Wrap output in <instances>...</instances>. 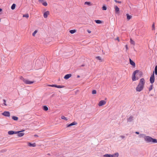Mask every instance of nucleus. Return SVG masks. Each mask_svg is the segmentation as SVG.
Instances as JSON below:
<instances>
[{
  "mask_svg": "<svg viewBox=\"0 0 157 157\" xmlns=\"http://www.w3.org/2000/svg\"><path fill=\"white\" fill-rule=\"evenodd\" d=\"M145 84V80L144 78L140 79L139 82L136 88V91L137 92H140L142 91L144 87Z\"/></svg>",
  "mask_w": 157,
  "mask_h": 157,
  "instance_id": "obj_1",
  "label": "nucleus"
},
{
  "mask_svg": "<svg viewBox=\"0 0 157 157\" xmlns=\"http://www.w3.org/2000/svg\"><path fill=\"white\" fill-rule=\"evenodd\" d=\"M145 140L147 143H157V140L154 139L153 138H144Z\"/></svg>",
  "mask_w": 157,
  "mask_h": 157,
  "instance_id": "obj_2",
  "label": "nucleus"
},
{
  "mask_svg": "<svg viewBox=\"0 0 157 157\" xmlns=\"http://www.w3.org/2000/svg\"><path fill=\"white\" fill-rule=\"evenodd\" d=\"M139 72V70H136L134 71L133 72L132 76V80L133 81H135L139 79V78L138 77H136V74L138 73Z\"/></svg>",
  "mask_w": 157,
  "mask_h": 157,
  "instance_id": "obj_3",
  "label": "nucleus"
},
{
  "mask_svg": "<svg viewBox=\"0 0 157 157\" xmlns=\"http://www.w3.org/2000/svg\"><path fill=\"white\" fill-rule=\"evenodd\" d=\"M22 79L23 82L27 84H31L34 82V81H30L28 79L24 78H22Z\"/></svg>",
  "mask_w": 157,
  "mask_h": 157,
  "instance_id": "obj_4",
  "label": "nucleus"
},
{
  "mask_svg": "<svg viewBox=\"0 0 157 157\" xmlns=\"http://www.w3.org/2000/svg\"><path fill=\"white\" fill-rule=\"evenodd\" d=\"M24 131H25V130H22L21 131H16V134H17V136H22L25 134V133L23 132Z\"/></svg>",
  "mask_w": 157,
  "mask_h": 157,
  "instance_id": "obj_5",
  "label": "nucleus"
},
{
  "mask_svg": "<svg viewBox=\"0 0 157 157\" xmlns=\"http://www.w3.org/2000/svg\"><path fill=\"white\" fill-rule=\"evenodd\" d=\"M155 79V78L154 74V72H153V74L151 75V77H150V83L151 84L153 83L154 82Z\"/></svg>",
  "mask_w": 157,
  "mask_h": 157,
  "instance_id": "obj_6",
  "label": "nucleus"
},
{
  "mask_svg": "<svg viewBox=\"0 0 157 157\" xmlns=\"http://www.w3.org/2000/svg\"><path fill=\"white\" fill-rule=\"evenodd\" d=\"M38 1L41 3L45 6H46L48 5L47 2L44 0H38Z\"/></svg>",
  "mask_w": 157,
  "mask_h": 157,
  "instance_id": "obj_7",
  "label": "nucleus"
},
{
  "mask_svg": "<svg viewBox=\"0 0 157 157\" xmlns=\"http://www.w3.org/2000/svg\"><path fill=\"white\" fill-rule=\"evenodd\" d=\"M2 115L6 117H9L10 116V113L9 111H5L2 113Z\"/></svg>",
  "mask_w": 157,
  "mask_h": 157,
  "instance_id": "obj_8",
  "label": "nucleus"
},
{
  "mask_svg": "<svg viewBox=\"0 0 157 157\" xmlns=\"http://www.w3.org/2000/svg\"><path fill=\"white\" fill-rule=\"evenodd\" d=\"M106 102L104 100H101L98 103L99 106H102L106 104Z\"/></svg>",
  "mask_w": 157,
  "mask_h": 157,
  "instance_id": "obj_9",
  "label": "nucleus"
},
{
  "mask_svg": "<svg viewBox=\"0 0 157 157\" xmlns=\"http://www.w3.org/2000/svg\"><path fill=\"white\" fill-rule=\"evenodd\" d=\"M76 124H77V123L75 121H74L70 124H67V127H69L71 126L76 125Z\"/></svg>",
  "mask_w": 157,
  "mask_h": 157,
  "instance_id": "obj_10",
  "label": "nucleus"
},
{
  "mask_svg": "<svg viewBox=\"0 0 157 157\" xmlns=\"http://www.w3.org/2000/svg\"><path fill=\"white\" fill-rule=\"evenodd\" d=\"M71 74H67L65 75V76L64 77V78L65 79L67 80V79H69L70 77H71Z\"/></svg>",
  "mask_w": 157,
  "mask_h": 157,
  "instance_id": "obj_11",
  "label": "nucleus"
},
{
  "mask_svg": "<svg viewBox=\"0 0 157 157\" xmlns=\"http://www.w3.org/2000/svg\"><path fill=\"white\" fill-rule=\"evenodd\" d=\"M133 117L131 116H130V117L128 118H127V122H132L133 119Z\"/></svg>",
  "mask_w": 157,
  "mask_h": 157,
  "instance_id": "obj_12",
  "label": "nucleus"
},
{
  "mask_svg": "<svg viewBox=\"0 0 157 157\" xmlns=\"http://www.w3.org/2000/svg\"><path fill=\"white\" fill-rule=\"evenodd\" d=\"M129 61L130 64L132 65L134 67H135L136 66L135 63L130 58H129Z\"/></svg>",
  "mask_w": 157,
  "mask_h": 157,
  "instance_id": "obj_13",
  "label": "nucleus"
},
{
  "mask_svg": "<svg viewBox=\"0 0 157 157\" xmlns=\"http://www.w3.org/2000/svg\"><path fill=\"white\" fill-rule=\"evenodd\" d=\"M49 14V11H46L44 13V18H46L48 17V15Z\"/></svg>",
  "mask_w": 157,
  "mask_h": 157,
  "instance_id": "obj_14",
  "label": "nucleus"
},
{
  "mask_svg": "<svg viewBox=\"0 0 157 157\" xmlns=\"http://www.w3.org/2000/svg\"><path fill=\"white\" fill-rule=\"evenodd\" d=\"M16 131H10L8 132V134L10 135H13L14 134H16Z\"/></svg>",
  "mask_w": 157,
  "mask_h": 157,
  "instance_id": "obj_15",
  "label": "nucleus"
},
{
  "mask_svg": "<svg viewBox=\"0 0 157 157\" xmlns=\"http://www.w3.org/2000/svg\"><path fill=\"white\" fill-rule=\"evenodd\" d=\"M28 146L29 147H35L36 146V144L35 143H28Z\"/></svg>",
  "mask_w": 157,
  "mask_h": 157,
  "instance_id": "obj_16",
  "label": "nucleus"
},
{
  "mask_svg": "<svg viewBox=\"0 0 157 157\" xmlns=\"http://www.w3.org/2000/svg\"><path fill=\"white\" fill-rule=\"evenodd\" d=\"M115 12L116 13H118L119 11V8L117 6H115Z\"/></svg>",
  "mask_w": 157,
  "mask_h": 157,
  "instance_id": "obj_17",
  "label": "nucleus"
},
{
  "mask_svg": "<svg viewBox=\"0 0 157 157\" xmlns=\"http://www.w3.org/2000/svg\"><path fill=\"white\" fill-rule=\"evenodd\" d=\"M140 137H151L148 136H146V135L144 134H141L139 135Z\"/></svg>",
  "mask_w": 157,
  "mask_h": 157,
  "instance_id": "obj_18",
  "label": "nucleus"
},
{
  "mask_svg": "<svg viewBox=\"0 0 157 157\" xmlns=\"http://www.w3.org/2000/svg\"><path fill=\"white\" fill-rule=\"evenodd\" d=\"M95 58L100 61V62H102L103 61V59H102L101 57L99 56H98L95 57Z\"/></svg>",
  "mask_w": 157,
  "mask_h": 157,
  "instance_id": "obj_19",
  "label": "nucleus"
},
{
  "mask_svg": "<svg viewBox=\"0 0 157 157\" xmlns=\"http://www.w3.org/2000/svg\"><path fill=\"white\" fill-rule=\"evenodd\" d=\"M119 154L118 153H116L115 154L111 155V157H118Z\"/></svg>",
  "mask_w": 157,
  "mask_h": 157,
  "instance_id": "obj_20",
  "label": "nucleus"
},
{
  "mask_svg": "<svg viewBox=\"0 0 157 157\" xmlns=\"http://www.w3.org/2000/svg\"><path fill=\"white\" fill-rule=\"evenodd\" d=\"M85 5H87L89 6H91L92 5L90 2H86L84 3Z\"/></svg>",
  "mask_w": 157,
  "mask_h": 157,
  "instance_id": "obj_21",
  "label": "nucleus"
},
{
  "mask_svg": "<svg viewBox=\"0 0 157 157\" xmlns=\"http://www.w3.org/2000/svg\"><path fill=\"white\" fill-rule=\"evenodd\" d=\"M12 118L14 120L16 121H17L18 119V118L17 117L15 116H13L12 117Z\"/></svg>",
  "mask_w": 157,
  "mask_h": 157,
  "instance_id": "obj_22",
  "label": "nucleus"
},
{
  "mask_svg": "<svg viewBox=\"0 0 157 157\" xmlns=\"http://www.w3.org/2000/svg\"><path fill=\"white\" fill-rule=\"evenodd\" d=\"M95 21L97 24H100L102 23L101 21L99 20H95Z\"/></svg>",
  "mask_w": 157,
  "mask_h": 157,
  "instance_id": "obj_23",
  "label": "nucleus"
},
{
  "mask_svg": "<svg viewBox=\"0 0 157 157\" xmlns=\"http://www.w3.org/2000/svg\"><path fill=\"white\" fill-rule=\"evenodd\" d=\"M126 15L127 17V19L128 20L130 19L132 17L131 15H129L128 14H127Z\"/></svg>",
  "mask_w": 157,
  "mask_h": 157,
  "instance_id": "obj_24",
  "label": "nucleus"
},
{
  "mask_svg": "<svg viewBox=\"0 0 157 157\" xmlns=\"http://www.w3.org/2000/svg\"><path fill=\"white\" fill-rule=\"evenodd\" d=\"M16 7V4H13L11 6V9L12 10H13L15 9Z\"/></svg>",
  "mask_w": 157,
  "mask_h": 157,
  "instance_id": "obj_25",
  "label": "nucleus"
},
{
  "mask_svg": "<svg viewBox=\"0 0 157 157\" xmlns=\"http://www.w3.org/2000/svg\"><path fill=\"white\" fill-rule=\"evenodd\" d=\"M43 109L44 110L47 111L48 110V108L46 106H43Z\"/></svg>",
  "mask_w": 157,
  "mask_h": 157,
  "instance_id": "obj_26",
  "label": "nucleus"
},
{
  "mask_svg": "<svg viewBox=\"0 0 157 157\" xmlns=\"http://www.w3.org/2000/svg\"><path fill=\"white\" fill-rule=\"evenodd\" d=\"M76 31L75 30V29H73V30H70L69 31L70 33L72 34H74V33H75V32H76Z\"/></svg>",
  "mask_w": 157,
  "mask_h": 157,
  "instance_id": "obj_27",
  "label": "nucleus"
},
{
  "mask_svg": "<svg viewBox=\"0 0 157 157\" xmlns=\"http://www.w3.org/2000/svg\"><path fill=\"white\" fill-rule=\"evenodd\" d=\"M138 73H139L137 75H138L140 77H141L143 74V72L141 71H140Z\"/></svg>",
  "mask_w": 157,
  "mask_h": 157,
  "instance_id": "obj_28",
  "label": "nucleus"
},
{
  "mask_svg": "<svg viewBox=\"0 0 157 157\" xmlns=\"http://www.w3.org/2000/svg\"><path fill=\"white\" fill-rule=\"evenodd\" d=\"M155 73L156 75H157V65H156L155 67Z\"/></svg>",
  "mask_w": 157,
  "mask_h": 157,
  "instance_id": "obj_29",
  "label": "nucleus"
},
{
  "mask_svg": "<svg viewBox=\"0 0 157 157\" xmlns=\"http://www.w3.org/2000/svg\"><path fill=\"white\" fill-rule=\"evenodd\" d=\"M64 87V86L63 85H57L56 88H63Z\"/></svg>",
  "mask_w": 157,
  "mask_h": 157,
  "instance_id": "obj_30",
  "label": "nucleus"
},
{
  "mask_svg": "<svg viewBox=\"0 0 157 157\" xmlns=\"http://www.w3.org/2000/svg\"><path fill=\"white\" fill-rule=\"evenodd\" d=\"M61 118L62 119L65 120L66 121H67V118L65 116H61Z\"/></svg>",
  "mask_w": 157,
  "mask_h": 157,
  "instance_id": "obj_31",
  "label": "nucleus"
},
{
  "mask_svg": "<svg viewBox=\"0 0 157 157\" xmlns=\"http://www.w3.org/2000/svg\"><path fill=\"white\" fill-rule=\"evenodd\" d=\"M57 85L56 84H52L49 85V86L52 87H55L56 88Z\"/></svg>",
  "mask_w": 157,
  "mask_h": 157,
  "instance_id": "obj_32",
  "label": "nucleus"
},
{
  "mask_svg": "<svg viewBox=\"0 0 157 157\" xmlns=\"http://www.w3.org/2000/svg\"><path fill=\"white\" fill-rule=\"evenodd\" d=\"M23 17H25L26 18H28L29 17V15L28 13H26L23 15Z\"/></svg>",
  "mask_w": 157,
  "mask_h": 157,
  "instance_id": "obj_33",
  "label": "nucleus"
},
{
  "mask_svg": "<svg viewBox=\"0 0 157 157\" xmlns=\"http://www.w3.org/2000/svg\"><path fill=\"white\" fill-rule=\"evenodd\" d=\"M153 89V85H150L149 88V91H151Z\"/></svg>",
  "mask_w": 157,
  "mask_h": 157,
  "instance_id": "obj_34",
  "label": "nucleus"
},
{
  "mask_svg": "<svg viewBox=\"0 0 157 157\" xmlns=\"http://www.w3.org/2000/svg\"><path fill=\"white\" fill-rule=\"evenodd\" d=\"M102 9L103 10H105L107 9V8L105 6H104L102 7Z\"/></svg>",
  "mask_w": 157,
  "mask_h": 157,
  "instance_id": "obj_35",
  "label": "nucleus"
},
{
  "mask_svg": "<svg viewBox=\"0 0 157 157\" xmlns=\"http://www.w3.org/2000/svg\"><path fill=\"white\" fill-rule=\"evenodd\" d=\"M130 42L131 44L134 45L135 44V42L132 40L131 39H130Z\"/></svg>",
  "mask_w": 157,
  "mask_h": 157,
  "instance_id": "obj_36",
  "label": "nucleus"
},
{
  "mask_svg": "<svg viewBox=\"0 0 157 157\" xmlns=\"http://www.w3.org/2000/svg\"><path fill=\"white\" fill-rule=\"evenodd\" d=\"M96 90H93L92 91V94H96Z\"/></svg>",
  "mask_w": 157,
  "mask_h": 157,
  "instance_id": "obj_37",
  "label": "nucleus"
},
{
  "mask_svg": "<svg viewBox=\"0 0 157 157\" xmlns=\"http://www.w3.org/2000/svg\"><path fill=\"white\" fill-rule=\"evenodd\" d=\"M37 30H35L34 32L33 33V34H32V35L33 36H35V34L37 32Z\"/></svg>",
  "mask_w": 157,
  "mask_h": 157,
  "instance_id": "obj_38",
  "label": "nucleus"
},
{
  "mask_svg": "<svg viewBox=\"0 0 157 157\" xmlns=\"http://www.w3.org/2000/svg\"><path fill=\"white\" fill-rule=\"evenodd\" d=\"M105 157H111V155L106 154L104 155Z\"/></svg>",
  "mask_w": 157,
  "mask_h": 157,
  "instance_id": "obj_39",
  "label": "nucleus"
},
{
  "mask_svg": "<svg viewBox=\"0 0 157 157\" xmlns=\"http://www.w3.org/2000/svg\"><path fill=\"white\" fill-rule=\"evenodd\" d=\"M114 1L116 3H121V1H117V0H114Z\"/></svg>",
  "mask_w": 157,
  "mask_h": 157,
  "instance_id": "obj_40",
  "label": "nucleus"
},
{
  "mask_svg": "<svg viewBox=\"0 0 157 157\" xmlns=\"http://www.w3.org/2000/svg\"><path fill=\"white\" fill-rule=\"evenodd\" d=\"M6 151V150L5 149H3L1 151V152H4Z\"/></svg>",
  "mask_w": 157,
  "mask_h": 157,
  "instance_id": "obj_41",
  "label": "nucleus"
},
{
  "mask_svg": "<svg viewBox=\"0 0 157 157\" xmlns=\"http://www.w3.org/2000/svg\"><path fill=\"white\" fill-rule=\"evenodd\" d=\"M3 104L5 105H7L6 104V101L5 99H3Z\"/></svg>",
  "mask_w": 157,
  "mask_h": 157,
  "instance_id": "obj_42",
  "label": "nucleus"
},
{
  "mask_svg": "<svg viewBox=\"0 0 157 157\" xmlns=\"http://www.w3.org/2000/svg\"><path fill=\"white\" fill-rule=\"evenodd\" d=\"M154 29H155V26H154V24H153L152 25V30H153Z\"/></svg>",
  "mask_w": 157,
  "mask_h": 157,
  "instance_id": "obj_43",
  "label": "nucleus"
},
{
  "mask_svg": "<svg viewBox=\"0 0 157 157\" xmlns=\"http://www.w3.org/2000/svg\"><path fill=\"white\" fill-rule=\"evenodd\" d=\"M39 62H40V61L39 60L37 59L36 61V63H38Z\"/></svg>",
  "mask_w": 157,
  "mask_h": 157,
  "instance_id": "obj_44",
  "label": "nucleus"
},
{
  "mask_svg": "<svg viewBox=\"0 0 157 157\" xmlns=\"http://www.w3.org/2000/svg\"><path fill=\"white\" fill-rule=\"evenodd\" d=\"M116 40H117L118 41H119V40L118 37H117Z\"/></svg>",
  "mask_w": 157,
  "mask_h": 157,
  "instance_id": "obj_45",
  "label": "nucleus"
},
{
  "mask_svg": "<svg viewBox=\"0 0 157 157\" xmlns=\"http://www.w3.org/2000/svg\"><path fill=\"white\" fill-rule=\"evenodd\" d=\"M135 133L136 134H139V132H135Z\"/></svg>",
  "mask_w": 157,
  "mask_h": 157,
  "instance_id": "obj_46",
  "label": "nucleus"
},
{
  "mask_svg": "<svg viewBox=\"0 0 157 157\" xmlns=\"http://www.w3.org/2000/svg\"><path fill=\"white\" fill-rule=\"evenodd\" d=\"M125 48L127 49H128V46L127 45H125Z\"/></svg>",
  "mask_w": 157,
  "mask_h": 157,
  "instance_id": "obj_47",
  "label": "nucleus"
},
{
  "mask_svg": "<svg viewBox=\"0 0 157 157\" xmlns=\"http://www.w3.org/2000/svg\"><path fill=\"white\" fill-rule=\"evenodd\" d=\"M87 32L89 33H91V31H90L88 30H87Z\"/></svg>",
  "mask_w": 157,
  "mask_h": 157,
  "instance_id": "obj_48",
  "label": "nucleus"
},
{
  "mask_svg": "<svg viewBox=\"0 0 157 157\" xmlns=\"http://www.w3.org/2000/svg\"><path fill=\"white\" fill-rule=\"evenodd\" d=\"M34 136H38L36 134H35L34 135Z\"/></svg>",
  "mask_w": 157,
  "mask_h": 157,
  "instance_id": "obj_49",
  "label": "nucleus"
},
{
  "mask_svg": "<svg viewBox=\"0 0 157 157\" xmlns=\"http://www.w3.org/2000/svg\"><path fill=\"white\" fill-rule=\"evenodd\" d=\"M120 137H122V138H123V137H124V136H120Z\"/></svg>",
  "mask_w": 157,
  "mask_h": 157,
  "instance_id": "obj_50",
  "label": "nucleus"
},
{
  "mask_svg": "<svg viewBox=\"0 0 157 157\" xmlns=\"http://www.w3.org/2000/svg\"><path fill=\"white\" fill-rule=\"evenodd\" d=\"M22 78H23V77H22V76H21V77H20V79H21V80H22Z\"/></svg>",
  "mask_w": 157,
  "mask_h": 157,
  "instance_id": "obj_51",
  "label": "nucleus"
},
{
  "mask_svg": "<svg viewBox=\"0 0 157 157\" xmlns=\"http://www.w3.org/2000/svg\"><path fill=\"white\" fill-rule=\"evenodd\" d=\"M2 10V9L1 8H0V12H1Z\"/></svg>",
  "mask_w": 157,
  "mask_h": 157,
  "instance_id": "obj_52",
  "label": "nucleus"
},
{
  "mask_svg": "<svg viewBox=\"0 0 157 157\" xmlns=\"http://www.w3.org/2000/svg\"><path fill=\"white\" fill-rule=\"evenodd\" d=\"M84 66V65H82L81 66H82V67H83V66Z\"/></svg>",
  "mask_w": 157,
  "mask_h": 157,
  "instance_id": "obj_53",
  "label": "nucleus"
},
{
  "mask_svg": "<svg viewBox=\"0 0 157 157\" xmlns=\"http://www.w3.org/2000/svg\"><path fill=\"white\" fill-rule=\"evenodd\" d=\"M79 77H80V76L79 75H78V76H77L78 78H79Z\"/></svg>",
  "mask_w": 157,
  "mask_h": 157,
  "instance_id": "obj_54",
  "label": "nucleus"
},
{
  "mask_svg": "<svg viewBox=\"0 0 157 157\" xmlns=\"http://www.w3.org/2000/svg\"><path fill=\"white\" fill-rule=\"evenodd\" d=\"M106 99H107V98H105V100H106Z\"/></svg>",
  "mask_w": 157,
  "mask_h": 157,
  "instance_id": "obj_55",
  "label": "nucleus"
},
{
  "mask_svg": "<svg viewBox=\"0 0 157 157\" xmlns=\"http://www.w3.org/2000/svg\"><path fill=\"white\" fill-rule=\"evenodd\" d=\"M1 19H0V22H1Z\"/></svg>",
  "mask_w": 157,
  "mask_h": 157,
  "instance_id": "obj_56",
  "label": "nucleus"
}]
</instances>
